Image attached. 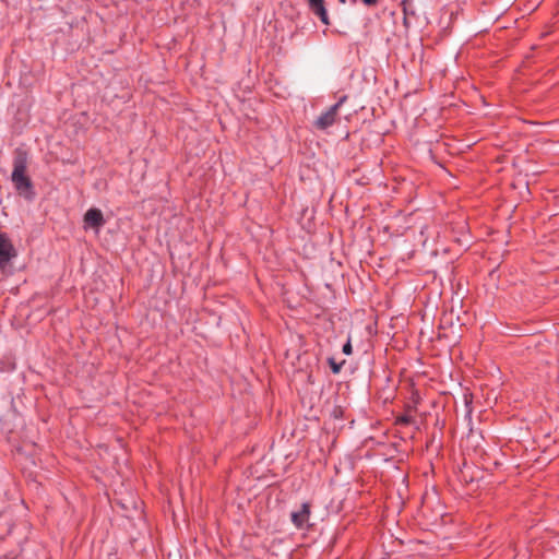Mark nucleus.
I'll use <instances>...</instances> for the list:
<instances>
[{
  "mask_svg": "<svg viewBox=\"0 0 559 559\" xmlns=\"http://www.w3.org/2000/svg\"><path fill=\"white\" fill-rule=\"evenodd\" d=\"M308 8L324 25H330L331 21L328 14L324 0H306Z\"/></svg>",
  "mask_w": 559,
  "mask_h": 559,
  "instance_id": "obj_5",
  "label": "nucleus"
},
{
  "mask_svg": "<svg viewBox=\"0 0 559 559\" xmlns=\"http://www.w3.org/2000/svg\"><path fill=\"white\" fill-rule=\"evenodd\" d=\"M361 1L367 7H376L379 2V0H361Z\"/></svg>",
  "mask_w": 559,
  "mask_h": 559,
  "instance_id": "obj_11",
  "label": "nucleus"
},
{
  "mask_svg": "<svg viewBox=\"0 0 559 559\" xmlns=\"http://www.w3.org/2000/svg\"><path fill=\"white\" fill-rule=\"evenodd\" d=\"M342 352L349 356L352 355L353 353V346H352V342H350V338L347 340V342L343 345V348H342Z\"/></svg>",
  "mask_w": 559,
  "mask_h": 559,
  "instance_id": "obj_9",
  "label": "nucleus"
},
{
  "mask_svg": "<svg viewBox=\"0 0 559 559\" xmlns=\"http://www.w3.org/2000/svg\"><path fill=\"white\" fill-rule=\"evenodd\" d=\"M347 95L340 97V99L334 105H332L326 111L322 112L312 122L313 128L319 131H325L328 128L332 127L337 120L340 108L347 100Z\"/></svg>",
  "mask_w": 559,
  "mask_h": 559,
  "instance_id": "obj_2",
  "label": "nucleus"
},
{
  "mask_svg": "<svg viewBox=\"0 0 559 559\" xmlns=\"http://www.w3.org/2000/svg\"><path fill=\"white\" fill-rule=\"evenodd\" d=\"M105 223L106 222H105L104 215L99 209L92 207V209L87 210L86 213L84 214V225H85L84 227L85 228L91 227V228L98 230L102 226L105 225Z\"/></svg>",
  "mask_w": 559,
  "mask_h": 559,
  "instance_id": "obj_6",
  "label": "nucleus"
},
{
  "mask_svg": "<svg viewBox=\"0 0 559 559\" xmlns=\"http://www.w3.org/2000/svg\"><path fill=\"white\" fill-rule=\"evenodd\" d=\"M464 399H465V401H466V405L468 406V404L471 403V401H469V402L467 401V395H464Z\"/></svg>",
  "mask_w": 559,
  "mask_h": 559,
  "instance_id": "obj_13",
  "label": "nucleus"
},
{
  "mask_svg": "<svg viewBox=\"0 0 559 559\" xmlns=\"http://www.w3.org/2000/svg\"><path fill=\"white\" fill-rule=\"evenodd\" d=\"M341 3H346V0H338Z\"/></svg>",
  "mask_w": 559,
  "mask_h": 559,
  "instance_id": "obj_14",
  "label": "nucleus"
},
{
  "mask_svg": "<svg viewBox=\"0 0 559 559\" xmlns=\"http://www.w3.org/2000/svg\"><path fill=\"white\" fill-rule=\"evenodd\" d=\"M357 0H352V3H356Z\"/></svg>",
  "mask_w": 559,
  "mask_h": 559,
  "instance_id": "obj_15",
  "label": "nucleus"
},
{
  "mask_svg": "<svg viewBox=\"0 0 559 559\" xmlns=\"http://www.w3.org/2000/svg\"><path fill=\"white\" fill-rule=\"evenodd\" d=\"M312 512V503L304 502L298 511H294L290 514V520L297 530L309 528V520Z\"/></svg>",
  "mask_w": 559,
  "mask_h": 559,
  "instance_id": "obj_3",
  "label": "nucleus"
},
{
  "mask_svg": "<svg viewBox=\"0 0 559 559\" xmlns=\"http://www.w3.org/2000/svg\"><path fill=\"white\" fill-rule=\"evenodd\" d=\"M326 362H328V365L330 366L331 371H332L334 374H338V373L341 372V370H342L343 366L346 364V360H345V359H343L342 361L337 362V361L335 360V358H334V357H329V358L326 359Z\"/></svg>",
  "mask_w": 559,
  "mask_h": 559,
  "instance_id": "obj_8",
  "label": "nucleus"
},
{
  "mask_svg": "<svg viewBox=\"0 0 559 559\" xmlns=\"http://www.w3.org/2000/svg\"><path fill=\"white\" fill-rule=\"evenodd\" d=\"M412 0H401V5L403 7V11L407 13V7L411 4Z\"/></svg>",
  "mask_w": 559,
  "mask_h": 559,
  "instance_id": "obj_12",
  "label": "nucleus"
},
{
  "mask_svg": "<svg viewBox=\"0 0 559 559\" xmlns=\"http://www.w3.org/2000/svg\"><path fill=\"white\" fill-rule=\"evenodd\" d=\"M413 409L412 406L406 407V412H411ZM415 423V418L409 414L405 413L395 419V425L397 426H408Z\"/></svg>",
  "mask_w": 559,
  "mask_h": 559,
  "instance_id": "obj_7",
  "label": "nucleus"
},
{
  "mask_svg": "<svg viewBox=\"0 0 559 559\" xmlns=\"http://www.w3.org/2000/svg\"><path fill=\"white\" fill-rule=\"evenodd\" d=\"M14 257L16 250L5 233H0V267H4Z\"/></svg>",
  "mask_w": 559,
  "mask_h": 559,
  "instance_id": "obj_4",
  "label": "nucleus"
},
{
  "mask_svg": "<svg viewBox=\"0 0 559 559\" xmlns=\"http://www.w3.org/2000/svg\"><path fill=\"white\" fill-rule=\"evenodd\" d=\"M29 156L28 152L22 147H17L13 152V170L11 180L15 190L27 200L35 197L34 186L29 176H27Z\"/></svg>",
  "mask_w": 559,
  "mask_h": 559,
  "instance_id": "obj_1",
  "label": "nucleus"
},
{
  "mask_svg": "<svg viewBox=\"0 0 559 559\" xmlns=\"http://www.w3.org/2000/svg\"><path fill=\"white\" fill-rule=\"evenodd\" d=\"M0 559H19V555L14 551H10L2 556Z\"/></svg>",
  "mask_w": 559,
  "mask_h": 559,
  "instance_id": "obj_10",
  "label": "nucleus"
}]
</instances>
